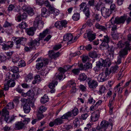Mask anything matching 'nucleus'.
Returning <instances> with one entry per match:
<instances>
[{
	"instance_id": "4d7b16f0",
	"label": "nucleus",
	"mask_w": 131,
	"mask_h": 131,
	"mask_svg": "<svg viewBox=\"0 0 131 131\" xmlns=\"http://www.w3.org/2000/svg\"><path fill=\"white\" fill-rule=\"evenodd\" d=\"M92 128L91 125L90 123H89L87 124L86 126L84 128V129L86 130L90 131Z\"/></svg>"
},
{
	"instance_id": "72a5a7b5",
	"label": "nucleus",
	"mask_w": 131,
	"mask_h": 131,
	"mask_svg": "<svg viewBox=\"0 0 131 131\" xmlns=\"http://www.w3.org/2000/svg\"><path fill=\"white\" fill-rule=\"evenodd\" d=\"M33 78V75L31 73H29L25 78V81L26 82H29L31 81Z\"/></svg>"
},
{
	"instance_id": "7ed1b4c3",
	"label": "nucleus",
	"mask_w": 131,
	"mask_h": 131,
	"mask_svg": "<svg viewBox=\"0 0 131 131\" xmlns=\"http://www.w3.org/2000/svg\"><path fill=\"white\" fill-rule=\"evenodd\" d=\"M49 29H46L39 35V38H36L34 40H31L28 43V45L30 47L32 48L36 46H38L40 41L42 40V39L43 38L48 34Z\"/></svg>"
},
{
	"instance_id": "58836bf2",
	"label": "nucleus",
	"mask_w": 131,
	"mask_h": 131,
	"mask_svg": "<svg viewBox=\"0 0 131 131\" xmlns=\"http://www.w3.org/2000/svg\"><path fill=\"white\" fill-rule=\"evenodd\" d=\"M87 78V76L84 73H81L79 75V79L81 81H84Z\"/></svg>"
},
{
	"instance_id": "39448f33",
	"label": "nucleus",
	"mask_w": 131,
	"mask_h": 131,
	"mask_svg": "<svg viewBox=\"0 0 131 131\" xmlns=\"http://www.w3.org/2000/svg\"><path fill=\"white\" fill-rule=\"evenodd\" d=\"M79 12L82 11L85 15L88 18H89L90 15V10L89 7H87V5L86 3L83 2L79 5Z\"/></svg>"
},
{
	"instance_id": "8fccbe9b",
	"label": "nucleus",
	"mask_w": 131,
	"mask_h": 131,
	"mask_svg": "<svg viewBox=\"0 0 131 131\" xmlns=\"http://www.w3.org/2000/svg\"><path fill=\"white\" fill-rule=\"evenodd\" d=\"M103 63L104 67H109L111 65L110 62L108 61V59H106L104 60H103Z\"/></svg>"
},
{
	"instance_id": "5701e85b",
	"label": "nucleus",
	"mask_w": 131,
	"mask_h": 131,
	"mask_svg": "<svg viewBox=\"0 0 131 131\" xmlns=\"http://www.w3.org/2000/svg\"><path fill=\"white\" fill-rule=\"evenodd\" d=\"M27 17L26 13L25 12L21 14H19L17 15L16 18V20L18 22H20L21 20L25 19Z\"/></svg>"
},
{
	"instance_id": "2eb2a0df",
	"label": "nucleus",
	"mask_w": 131,
	"mask_h": 131,
	"mask_svg": "<svg viewBox=\"0 0 131 131\" xmlns=\"http://www.w3.org/2000/svg\"><path fill=\"white\" fill-rule=\"evenodd\" d=\"M99 111L98 110H96L93 112L91 116V121L95 122L97 121L99 116Z\"/></svg>"
},
{
	"instance_id": "b1692460",
	"label": "nucleus",
	"mask_w": 131,
	"mask_h": 131,
	"mask_svg": "<svg viewBox=\"0 0 131 131\" xmlns=\"http://www.w3.org/2000/svg\"><path fill=\"white\" fill-rule=\"evenodd\" d=\"M24 123L20 121L16 123L15 127L16 130H19L24 128Z\"/></svg>"
},
{
	"instance_id": "9d476101",
	"label": "nucleus",
	"mask_w": 131,
	"mask_h": 131,
	"mask_svg": "<svg viewBox=\"0 0 131 131\" xmlns=\"http://www.w3.org/2000/svg\"><path fill=\"white\" fill-rule=\"evenodd\" d=\"M42 18L39 15H38L35 18L34 23L35 27H37L39 29H41L43 26V22L42 20Z\"/></svg>"
},
{
	"instance_id": "4c0bfd02",
	"label": "nucleus",
	"mask_w": 131,
	"mask_h": 131,
	"mask_svg": "<svg viewBox=\"0 0 131 131\" xmlns=\"http://www.w3.org/2000/svg\"><path fill=\"white\" fill-rule=\"evenodd\" d=\"M49 101V98L48 96L45 95L41 97L40 102L41 103L44 104L48 102Z\"/></svg>"
},
{
	"instance_id": "774afa93",
	"label": "nucleus",
	"mask_w": 131,
	"mask_h": 131,
	"mask_svg": "<svg viewBox=\"0 0 131 131\" xmlns=\"http://www.w3.org/2000/svg\"><path fill=\"white\" fill-rule=\"evenodd\" d=\"M89 58L88 56H84L82 59L83 62L85 63L86 62L89 60Z\"/></svg>"
},
{
	"instance_id": "a211bd4d",
	"label": "nucleus",
	"mask_w": 131,
	"mask_h": 131,
	"mask_svg": "<svg viewBox=\"0 0 131 131\" xmlns=\"http://www.w3.org/2000/svg\"><path fill=\"white\" fill-rule=\"evenodd\" d=\"M118 47L122 48H127V47H130V42L128 41L124 42L120 40L119 41L117 44Z\"/></svg>"
},
{
	"instance_id": "e433bc0d",
	"label": "nucleus",
	"mask_w": 131,
	"mask_h": 131,
	"mask_svg": "<svg viewBox=\"0 0 131 131\" xmlns=\"http://www.w3.org/2000/svg\"><path fill=\"white\" fill-rule=\"evenodd\" d=\"M72 115V112H69L61 116V118L62 119H68L69 117H71Z\"/></svg>"
},
{
	"instance_id": "4be33fe9",
	"label": "nucleus",
	"mask_w": 131,
	"mask_h": 131,
	"mask_svg": "<svg viewBox=\"0 0 131 131\" xmlns=\"http://www.w3.org/2000/svg\"><path fill=\"white\" fill-rule=\"evenodd\" d=\"M131 49V47L130 46L127 48H124L119 51V55L123 57L124 56L127 54L128 50H130Z\"/></svg>"
},
{
	"instance_id": "09e8293b",
	"label": "nucleus",
	"mask_w": 131,
	"mask_h": 131,
	"mask_svg": "<svg viewBox=\"0 0 131 131\" xmlns=\"http://www.w3.org/2000/svg\"><path fill=\"white\" fill-rule=\"evenodd\" d=\"M18 66L20 67H24L26 65V63L24 60H21L18 63Z\"/></svg>"
},
{
	"instance_id": "49530a36",
	"label": "nucleus",
	"mask_w": 131,
	"mask_h": 131,
	"mask_svg": "<svg viewBox=\"0 0 131 131\" xmlns=\"http://www.w3.org/2000/svg\"><path fill=\"white\" fill-rule=\"evenodd\" d=\"M103 60L102 59H101L96 64L97 67L99 68L101 67H103Z\"/></svg>"
},
{
	"instance_id": "a878e982",
	"label": "nucleus",
	"mask_w": 131,
	"mask_h": 131,
	"mask_svg": "<svg viewBox=\"0 0 131 131\" xmlns=\"http://www.w3.org/2000/svg\"><path fill=\"white\" fill-rule=\"evenodd\" d=\"M95 26L96 29H99L101 31L104 32H105L107 31V28L106 27L101 25L97 23L96 24Z\"/></svg>"
},
{
	"instance_id": "6e6d98bb",
	"label": "nucleus",
	"mask_w": 131,
	"mask_h": 131,
	"mask_svg": "<svg viewBox=\"0 0 131 131\" xmlns=\"http://www.w3.org/2000/svg\"><path fill=\"white\" fill-rule=\"evenodd\" d=\"M95 102V101L93 99V97L91 96L89 98L88 103L89 104H94Z\"/></svg>"
},
{
	"instance_id": "ddd939ff",
	"label": "nucleus",
	"mask_w": 131,
	"mask_h": 131,
	"mask_svg": "<svg viewBox=\"0 0 131 131\" xmlns=\"http://www.w3.org/2000/svg\"><path fill=\"white\" fill-rule=\"evenodd\" d=\"M58 70L59 73V74L56 73L54 78L56 77L57 79H58L59 80H61L62 79L63 75L66 72L63 68L62 67L59 68Z\"/></svg>"
},
{
	"instance_id": "052dcab7",
	"label": "nucleus",
	"mask_w": 131,
	"mask_h": 131,
	"mask_svg": "<svg viewBox=\"0 0 131 131\" xmlns=\"http://www.w3.org/2000/svg\"><path fill=\"white\" fill-rule=\"evenodd\" d=\"M42 113H39L38 112L37 115L38 120H40L44 117V116L42 114Z\"/></svg>"
},
{
	"instance_id": "f704fd0d",
	"label": "nucleus",
	"mask_w": 131,
	"mask_h": 131,
	"mask_svg": "<svg viewBox=\"0 0 131 131\" xmlns=\"http://www.w3.org/2000/svg\"><path fill=\"white\" fill-rule=\"evenodd\" d=\"M63 121L61 117L56 119L54 120V122L56 125H60L63 123Z\"/></svg>"
},
{
	"instance_id": "338daca9",
	"label": "nucleus",
	"mask_w": 131,
	"mask_h": 131,
	"mask_svg": "<svg viewBox=\"0 0 131 131\" xmlns=\"http://www.w3.org/2000/svg\"><path fill=\"white\" fill-rule=\"evenodd\" d=\"M20 77L19 74L17 73L13 74L12 75V78L13 79H18Z\"/></svg>"
},
{
	"instance_id": "864d4df0",
	"label": "nucleus",
	"mask_w": 131,
	"mask_h": 131,
	"mask_svg": "<svg viewBox=\"0 0 131 131\" xmlns=\"http://www.w3.org/2000/svg\"><path fill=\"white\" fill-rule=\"evenodd\" d=\"M72 72L75 75H78L80 73V69L79 68H75L72 70Z\"/></svg>"
},
{
	"instance_id": "aec40b11",
	"label": "nucleus",
	"mask_w": 131,
	"mask_h": 131,
	"mask_svg": "<svg viewBox=\"0 0 131 131\" xmlns=\"http://www.w3.org/2000/svg\"><path fill=\"white\" fill-rule=\"evenodd\" d=\"M60 55V53L58 52L55 53L53 50H49L48 51V55L49 57L51 59H55L58 57Z\"/></svg>"
},
{
	"instance_id": "9b49d317",
	"label": "nucleus",
	"mask_w": 131,
	"mask_h": 131,
	"mask_svg": "<svg viewBox=\"0 0 131 131\" xmlns=\"http://www.w3.org/2000/svg\"><path fill=\"white\" fill-rule=\"evenodd\" d=\"M86 81L88 82V86L90 89H95L98 86V83L96 81L92 80L90 78H88Z\"/></svg>"
},
{
	"instance_id": "0e129e2a",
	"label": "nucleus",
	"mask_w": 131,
	"mask_h": 131,
	"mask_svg": "<svg viewBox=\"0 0 131 131\" xmlns=\"http://www.w3.org/2000/svg\"><path fill=\"white\" fill-rule=\"evenodd\" d=\"M78 113V110L77 108H74L72 110V114L74 116L77 115Z\"/></svg>"
},
{
	"instance_id": "79ce46f5",
	"label": "nucleus",
	"mask_w": 131,
	"mask_h": 131,
	"mask_svg": "<svg viewBox=\"0 0 131 131\" xmlns=\"http://www.w3.org/2000/svg\"><path fill=\"white\" fill-rule=\"evenodd\" d=\"M80 18V14L79 13H74L72 16V19L75 21L78 20Z\"/></svg>"
},
{
	"instance_id": "f03ea898",
	"label": "nucleus",
	"mask_w": 131,
	"mask_h": 131,
	"mask_svg": "<svg viewBox=\"0 0 131 131\" xmlns=\"http://www.w3.org/2000/svg\"><path fill=\"white\" fill-rule=\"evenodd\" d=\"M113 123L111 119H109V122L104 120L101 122L100 126H98L97 127V130L99 131H111L112 128Z\"/></svg>"
},
{
	"instance_id": "a19ab883",
	"label": "nucleus",
	"mask_w": 131,
	"mask_h": 131,
	"mask_svg": "<svg viewBox=\"0 0 131 131\" xmlns=\"http://www.w3.org/2000/svg\"><path fill=\"white\" fill-rule=\"evenodd\" d=\"M25 12L31 16H32L34 14V9L31 8H28L27 10Z\"/></svg>"
},
{
	"instance_id": "f3484780",
	"label": "nucleus",
	"mask_w": 131,
	"mask_h": 131,
	"mask_svg": "<svg viewBox=\"0 0 131 131\" xmlns=\"http://www.w3.org/2000/svg\"><path fill=\"white\" fill-rule=\"evenodd\" d=\"M91 31H89L87 33L84 34V37L85 38H88L89 40L91 41L95 38V35Z\"/></svg>"
},
{
	"instance_id": "bb28decb",
	"label": "nucleus",
	"mask_w": 131,
	"mask_h": 131,
	"mask_svg": "<svg viewBox=\"0 0 131 131\" xmlns=\"http://www.w3.org/2000/svg\"><path fill=\"white\" fill-rule=\"evenodd\" d=\"M58 79L53 78L51 83H50L49 85V87L50 89H52L54 88L56 85H57L58 84V82L57 80Z\"/></svg>"
},
{
	"instance_id": "dca6fc26",
	"label": "nucleus",
	"mask_w": 131,
	"mask_h": 131,
	"mask_svg": "<svg viewBox=\"0 0 131 131\" xmlns=\"http://www.w3.org/2000/svg\"><path fill=\"white\" fill-rule=\"evenodd\" d=\"M13 40L15 43H21L24 45L26 42V39L24 37H14Z\"/></svg>"
},
{
	"instance_id": "6e6552de",
	"label": "nucleus",
	"mask_w": 131,
	"mask_h": 131,
	"mask_svg": "<svg viewBox=\"0 0 131 131\" xmlns=\"http://www.w3.org/2000/svg\"><path fill=\"white\" fill-rule=\"evenodd\" d=\"M110 75V72L108 69L106 68L104 73L102 72L100 73L98 78V81L99 82H103L106 81Z\"/></svg>"
},
{
	"instance_id": "1a4fd4ad",
	"label": "nucleus",
	"mask_w": 131,
	"mask_h": 131,
	"mask_svg": "<svg viewBox=\"0 0 131 131\" xmlns=\"http://www.w3.org/2000/svg\"><path fill=\"white\" fill-rule=\"evenodd\" d=\"M126 19V18L124 16H121L120 17H117L115 18V16H113L112 17L110 21L112 24H118L124 23Z\"/></svg>"
},
{
	"instance_id": "c9c22d12",
	"label": "nucleus",
	"mask_w": 131,
	"mask_h": 131,
	"mask_svg": "<svg viewBox=\"0 0 131 131\" xmlns=\"http://www.w3.org/2000/svg\"><path fill=\"white\" fill-rule=\"evenodd\" d=\"M72 115V112H69L61 116V118L62 119H68L69 117H71Z\"/></svg>"
},
{
	"instance_id": "f257e3e1",
	"label": "nucleus",
	"mask_w": 131,
	"mask_h": 131,
	"mask_svg": "<svg viewBox=\"0 0 131 131\" xmlns=\"http://www.w3.org/2000/svg\"><path fill=\"white\" fill-rule=\"evenodd\" d=\"M14 105L13 102L9 103L6 105L5 107L2 110V114L1 117V119H2L3 117L6 122H11L13 121L15 118L13 117H11L10 118L9 116V112L7 110V109H12L14 108Z\"/></svg>"
},
{
	"instance_id": "a18cd8bd",
	"label": "nucleus",
	"mask_w": 131,
	"mask_h": 131,
	"mask_svg": "<svg viewBox=\"0 0 131 131\" xmlns=\"http://www.w3.org/2000/svg\"><path fill=\"white\" fill-rule=\"evenodd\" d=\"M61 21H58L55 24V26L60 30L62 29V26L61 24Z\"/></svg>"
},
{
	"instance_id": "2f4dec72",
	"label": "nucleus",
	"mask_w": 131,
	"mask_h": 131,
	"mask_svg": "<svg viewBox=\"0 0 131 131\" xmlns=\"http://www.w3.org/2000/svg\"><path fill=\"white\" fill-rule=\"evenodd\" d=\"M34 80L32 82L33 84H35L41 81V78L39 75H37L34 77Z\"/></svg>"
},
{
	"instance_id": "3c124183",
	"label": "nucleus",
	"mask_w": 131,
	"mask_h": 131,
	"mask_svg": "<svg viewBox=\"0 0 131 131\" xmlns=\"http://www.w3.org/2000/svg\"><path fill=\"white\" fill-rule=\"evenodd\" d=\"M89 56L92 58H96L97 57V53L95 51L90 53L89 54Z\"/></svg>"
},
{
	"instance_id": "13d9d810",
	"label": "nucleus",
	"mask_w": 131,
	"mask_h": 131,
	"mask_svg": "<svg viewBox=\"0 0 131 131\" xmlns=\"http://www.w3.org/2000/svg\"><path fill=\"white\" fill-rule=\"evenodd\" d=\"M89 116L88 113H85L82 114L81 116V118L83 120H85Z\"/></svg>"
},
{
	"instance_id": "20e7f679",
	"label": "nucleus",
	"mask_w": 131,
	"mask_h": 131,
	"mask_svg": "<svg viewBox=\"0 0 131 131\" xmlns=\"http://www.w3.org/2000/svg\"><path fill=\"white\" fill-rule=\"evenodd\" d=\"M20 101L21 102V105L23 106V110L26 113H29L30 110V102L29 100L27 99L24 98L21 99Z\"/></svg>"
},
{
	"instance_id": "473e14b6",
	"label": "nucleus",
	"mask_w": 131,
	"mask_h": 131,
	"mask_svg": "<svg viewBox=\"0 0 131 131\" xmlns=\"http://www.w3.org/2000/svg\"><path fill=\"white\" fill-rule=\"evenodd\" d=\"M73 125L74 128H78L80 125V122L78 118H75L73 122Z\"/></svg>"
},
{
	"instance_id": "6ab92c4d",
	"label": "nucleus",
	"mask_w": 131,
	"mask_h": 131,
	"mask_svg": "<svg viewBox=\"0 0 131 131\" xmlns=\"http://www.w3.org/2000/svg\"><path fill=\"white\" fill-rule=\"evenodd\" d=\"M101 11L102 16L105 18L109 17L111 13V11L110 9L105 8L102 9Z\"/></svg>"
},
{
	"instance_id": "603ef678",
	"label": "nucleus",
	"mask_w": 131,
	"mask_h": 131,
	"mask_svg": "<svg viewBox=\"0 0 131 131\" xmlns=\"http://www.w3.org/2000/svg\"><path fill=\"white\" fill-rule=\"evenodd\" d=\"M11 71L13 72L14 73H16L19 71V69L17 67L13 66L11 69Z\"/></svg>"
},
{
	"instance_id": "c03bdc74",
	"label": "nucleus",
	"mask_w": 131,
	"mask_h": 131,
	"mask_svg": "<svg viewBox=\"0 0 131 131\" xmlns=\"http://www.w3.org/2000/svg\"><path fill=\"white\" fill-rule=\"evenodd\" d=\"M108 54L107 55V57L110 60L113 59L114 56V51H108Z\"/></svg>"
},
{
	"instance_id": "0eeeda50",
	"label": "nucleus",
	"mask_w": 131,
	"mask_h": 131,
	"mask_svg": "<svg viewBox=\"0 0 131 131\" xmlns=\"http://www.w3.org/2000/svg\"><path fill=\"white\" fill-rule=\"evenodd\" d=\"M100 40L102 42L100 46L101 49H102V47H104V49L105 50L109 48L108 43L110 42V38L107 35L104 36L102 39H100Z\"/></svg>"
},
{
	"instance_id": "423d86ee",
	"label": "nucleus",
	"mask_w": 131,
	"mask_h": 131,
	"mask_svg": "<svg viewBox=\"0 0 131 131\" xmlns=\"http://www.w3.org/2000/svg\"><path fill=\"white\" fill-rule=\"evenodd\" d=\"M10 77L9 76L7 77L5 79L7 82L4 84V90L5 91H8L9 87H13L15 85V81L13 79H10Z\"/></svg>"
},
{
	"instance_id": "7c9ffc66",
	"label": "nucleus",
	"mask_w": 131,
	"mask_h": 131,
	"mask_svg": "<svg viewBox=\"0 0 131 131\" xmlns=\"http://www.w3.org/2000/svg\"><path fill=\"white\" fill-rule=\"evenodd\" d=\"M119 70L118 67L117 65H115L114 66L111 67L110 70L108 69V71L110 72V74L111 73H113L117 72Z\"/></svg>"
},
{
	"instance_id": "c85d7f7f",
	"label": "nucleus",
	"mask_w": 131,
	"mask_h": 131,
	"mask_svg": "<svg viewBox=\"0 0 131 131\" xmlns=\"http://www.w3.org/2000/svg\"><path fill=\"white\" fill-rule=\"evenodd\" d=\"M102 102V101L101 100L98 101L95 105H92L90 107V110L93 111L95 110L99 105L101 104Z\"/></svg>"
},
{
	"instance_id": "cd10ccee",
	"label": "nucleus",
	"mask_w": 131,
	"mask_h": 131,
	"mask_svg": "<svg viewBox=\"0 0 131 131\" xmlns=\"http://www.w3.org/2000/svg\"><path fill=\"white\" fill-rule=\"evenodd\" d=\"M50 14L49 12L46 8L44 7L41 9V15L42 17H46Z\"/></svg>"
},
{
	"instance_id": "f8f14e48",
	"label": "nucleus",
	"mask_w": 131,
	"mask_h": 131,
	"mask_svg": "<svg viewBox=\"0 0 131 131\" xmlns=\"http://www.w3.org/2000/svg\"><path fill=\"white\" fill-rule=\"evenodd\" d=\"M49 63V60L48 58H44L41 62L37 63L36 68L38 70L41 69L43 66L48 65Z\"/></svg>"
},
{
	"instance_id": "ea45409f",
	"label": "nucleus",
	"mask_w": 131,
	"mask_h": 131,
	"mask_svg": "<svg viewBox=\"0 0 131 131\" xmlns=\"http://www.w3.org/2000/svg\"><path fill=\"white\" fill-rule=\"evenodd\" d=\"M26 95L29 97V99L33 98L34 95V92L32 90H29L26 93Z\"/></svg>"
},
{
	"instance_id": "4468645a",
	"label": "nucleus",
	"mask_w": 131,
	"mask_h": 131,
	"mask_svg": "<svg viewBox=\"0 0 131 131\" xmlns=\"http://www.w3.org/2000/svg\"><path fill=\"white\" fill-rule=\"evenodd\" d=\"M67 85L69 87L72 88V89L70 91L71 93H74L76 92L77 91V89L75 88L76 84L74 81L70 80L67 83Z\"/></svg>"
},
{
	"instance_id": "680f3d73",
	"label": "nucleus",
	"mask_w": 131,
	"mask_h": 131,
	"mask_svg": "<svg viewBox=\"0 0 131 131\" xmlns=\"http://www.w3.org/2000/svg\"><path fill=\"white\" fill-rule=\"evenodd\" d=\"M94 0H90L89 1L87 5L89 6V7L91 6H93L94 5Z\"/></svg>"
},
{
	"instance_id": "412c9836",
	"label": "nucleus",
	"mask_w": 131,
	"mask_h": 131,
	"mask_svg": "<svg viewBox=\"0 0 131 131\" xmlns=\"http://www.w3.org/2000/svg\"><path fill=\"white\" fill-rule=\"evenodd\" d=\"M73 36L71 33H68L63 36V40L65 41H68V43H70L72 42Z\"/></svg>"
},
{
	"instance_id": "e2e57ef3",
	"label": "nucleus",
	"mask_w": 131,
	"mask_h": 131,
	"mask_svg": "<svg viewBox=\"0 0 131 131\" xmlns=\"http://www.w3.org/2000/svg\"><path fill=\"white\" fill-rule=\"evenodd\" d=\"M15 6L14 5L12 4L9 5L8 7L7 10L9 12H10L13 10V9L15 8Z\"/></svg>"
},
{
	"instance_id": "37998d69",
	"label": "nucleus",
	"mask_w": 131,
	"mask_h": 131,
	"mask_svg": "<svg viewBox=\"0 0 131 131\" xmlns=\"http://www.w3.org/2000/svg\"><path fill=\"white\" fill-rule=\"evenodd\" d=\"M19 26L21 29H26V27H28V25L26 22H23L19 24Z\"/></svg>"
},
{
	"instance_id": "bf43d9fd",
	"label": "nucleus",
	"mask_w": 131,
	"mask_h": 131,
	"mask_svg": "<svg viewBox=\"0 0 131 131\" xmlns=\"http://www.w3.org/2000/svg\"><path fill=\"white\" fill-rule=\"evenodd\" d=\"M12 61L14 63L17 62L19 60V58L18 57H15L14 56L12 57Z\"/></svg>"
},
{
	"instance_id": "c756f323",
	"label": "nucleus",
	"mask_w": 131,
	"mask_h": 131,
	"mask_svg": "<svg viewBox=\"0 0 131 131\" xmlns=\"http://www.w3.org/2000/svg\"><path fill=\"white\" fill-rule=\"evenodd\" d=\"M106 90V89L104 85H101L99 89V90L97 92V93L99 95H101L104 93Z\"/></svg>"
},
{
	"instance_id": "69168bd1",
	"label": "nucleus",
	"mask_w": 131,
	"mask_h": 131,
	"mask_svg": "<svg viewBox=\"0 0 131 131\" xmlns=\"http://www.w3.org/2000/svg\"><path fill=\"white\" fill-rule=\"evenodd\" d=\"M14 52L11 51L9 52H8L6 53V55L9 57H8V59H9L11 58H12L13 57L14 55L13 53Z\"/></svg>"
},
{
	"instance_id": "5fc2aeb1",
	"label": "nucleus",
	"mask_w": 131,
	"mask_h": 131,
	"mask_svg": "<svg viewBox=\"0 0 131 131\" xmlns=\"http://www.w3.org/2000/svg\"><path fill=\"white\" fill-rule=\"evenodd\" d=\"M85 70L91 69L92 68V64L88 62L84 65Z\"/></svg>"
},
{
	"instance_id": "de8ad7c7",
	"label": "nucleus",
	"mask_w": 131,
	"mask_h": 131,
	"mask_svg": "<svg viewBox=\"0 0 131 131\" xmlns=\"http://www.w3.org/2000/svg\"><path fill=\"white\" fill-rule=\"evenodd\" d=\"M46 108L44 106H41L38 108V112L39 113H43L46 110Z\"/></svg>"
},
{
	"instance_id": "393cba45",
	"label": "nucleus",
	"mask_w": 131,
	"mask_h": 131,
	"mask_svg": "<svg viewBox=\"0 0 131 131\" xmlns=\"http://www.w3.org/2000/svg\"><path fill=\"white\" fill-rule=\"evenodd\" d=\"M36 29L35 27H31L26 29V32L27 34L29 36H33L34 34V32Z\"/></svg>"
}]
</instances>
